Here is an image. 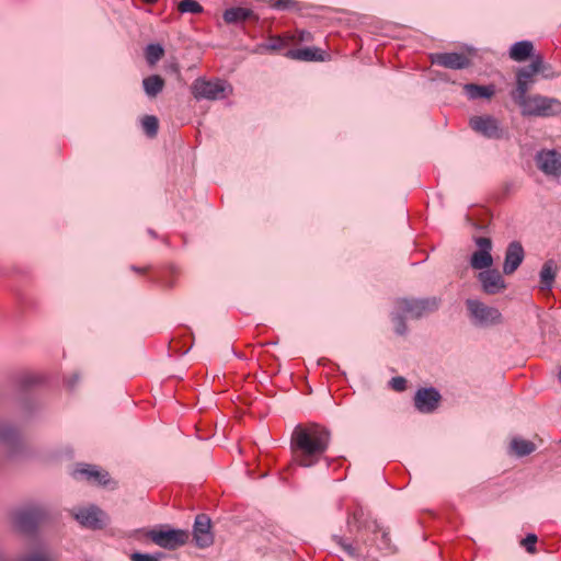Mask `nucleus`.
I'll list each match as a JSON object with an SVG mask.
<instances>
[{
	"label": "nucleus",
	"mask_w": 561,
	"mask_h": 561,
	"mask_svg": "<svg viewBox=\"0 0 561 561\" xmlns=\"http://www.w3.org/2000/svg\"><path fill=\"white\" fill-rule=\"evenodd\" d=\"M533 85L524 81V79L516 78V88L511 92L513 101L519 106H524L530 95L527 94Z\"/></svg>",
	"instance_id": "obj_25"
},
{
	"label": "nucleus",
	"mask_w": 561,
	"mask_h": 561,
	"mask_svg": "<svg viewBox=\"0 0 561 561\" xmlns=\"http://www.w3.org/2000/svg\"><path fill=\"white\" fill-rule=\"evenodd\" d=\"M463 90L468 98L471 100L490 99L495 93L493 85H478L474 83L465 84Z\"/></svg>",
	"instance_id": "obj_23"
},
{
	"label": "nucleus",
	"mask_w": 561,
	"mask_h": 561,
	"mask_svg": "<svg viewBox=\"0 0 561 561\" xmlns=\"http://www.w3.org/2000/svg\"><path fill=\"white\" fill-rule=\"evenodd\" d=\"M191 91L196 100L214 101L227 98L232 92V88L229 83L219 79L206 80L197 78L192 83Z\"/></svg>",
	"instance_id": "obj_3"
},
{
	"label": "nucleus",
	"mask_w": 561,
	"mask_h": 561,
	"mask_svg": "<svg viewBox=\"0 0 561 561\" xmlns=\"http://www.w3.org/2000/svg\"><path fill=\"white\" fill-rule=\"evenodd\" d=\"M523 116L550 117L561 114V101L541 94H534L520 107Z\"/></svg>",
	"instance_id": "obj_2"
},
{
	"label": "nucleus",
	"mask_w": 561,
	"mask_h": 561,
	"mask_svg": "<svg viewBox=\"0 0 561 561\" xmlns=\"http://www.w3.org/2000/svg\"><path fill=\"white\" fill-rule=\"evenodd\" d=\"M71 514L81 526L90 529H102L107 520L106 514L95 505L73 508Z\"/></svg>",
	"instance_id": "obj_8"
},
{
	"label": "nucleus",
	"mask_w": 561,
	"mask_h": 561,
	"mask_svg": "<svg viewBox=\"0 0 561 561\" xmlns=\"http://www.w3.org/2000/svg\"><path fill=\"white\" fill-rule=\"evenodd\" d=\"M431 61L449 69H465L470 66V59L460 53H436L431 55Z\"/></svg>",
	"instance_id": "obj_15"
},
{
	"label": "nucleus",
	"mask_w": 561,
	"mask_h": 561,
	"mask_svg": "<svg viewBox=\"0 0 561 561\" xmlns=\"http://www.w3.org/2000/svg\"><path fill=\"white\" fill-rule=\"evenodd\" d=\"M146 60L149 65H156L164 55V49L159 44H150L146 47Z\"/></svg>",
	"instance_id": "obj_28"
},
{
	"label": "nucleus",
	"mask_w": 561,
	"mask_h": 561,
	"mask_svg": "<svg viewBox=\"0 0 561 561\" xmlns=\"http://www.w3.org/2000/svg\"><path fill=\"white\" fill-rule=\"evenodd\" d=\"M479 280L482 289L488 295H495L506 288V284L502 275L496 270H485L479 273Z\"/></svg>",
	"instance_id": "obj_17"
},
{
	"label": "nucleus",
	"mask_w": 561,
	"mask_h": 561,
	"mask_svg": "<svg viewBox=\"0 0 561 561\" xmlns=\"http://www.w3.org/2000/svg\"><path fill=\"white\" fill-rule=\"evenodd\" d=\"M144 131L149 137H154L159 129V121L153 115H146L141 121Z\"/></svg>",
	"instance_id": "obj_29"
},
{
	"label": "nucleus",
	"mask_w": 561,
	"mask_h": 561,
	"mask_svg": "<svg viewBox=\"0 0 561 561\" xmlns=\"http://www.w3.org/2000/svg\"><path fill=\"white\" fill-rule=\"evenodd\" d=\"M53 558L46 550H37L30 554L22 556L16 561H51Z\"/></svg>",
	"instance_id": "obj_31"
},
{
	"label": "nucleus",
	"mask_w": 561,
	"mask_h": 561,
	"mask_svg": "<svg viewBox=\"0 0 561 561\" xmlns=\"http://www.w3.org/2000/svg\"><path fill=\"white\" fill-rule=\"evenodd\" d=\"M536 162L546 175L561 176V153L556 150H541L536 156Z\"/></svg>",
	"instance_id": "obj_12"
},
{
	"label": "nucleus",
	"mask_w": 561,
	"mask_h": 561,
	"mask_svg": "<svg viewBox=\"0 0 561 561\" xmlns=\"http://www.w3.org/2000/svg\"><path fill=\"white\" fill-rule=\"evenodd\" d=\"M13 437H14V432L11 430H5L0 433V438L5 442L11 440Z\"/></svg>",
	"instance_id": "obj_41"
},
{
	"label": "nucleus",
	"mask_w": 561,
	"mask_h": 561,
	"mask_svg": "<svg viewBox=\"0 0 561 561\" xmlns=\"http://www.w3.org/2000/svg\"><path fill=\"white\" fill-rule=\"evenodd\" d=\"M44 517L45 511L42 507L30 506L15 511L12 515V523L16 531L31 535Z\"/></svg>",
	"instance_id": "obj_4"
},
{
	"label": "nucleus",
	"mask_w": 561,
	"mask_h": 561,
	"mask_svg": "<svg viewBox=\"0 0 561 561\" xmlns=\"http://www.w3.org/2000/svg\"><path fill=\"white\" fill-rule=\"evenodd\" d=\"M144 1H145V2H147V3H154V2H157L158 0H144Z\"/></svg>",
	"instance_id": "obj_43"
},
{
	"label": "nucleus",
	"mask_w": 561,
	"mask_h": 561,
	"mask_svg": "<svg viewBox=\"0 0 561 561\" xmlns=\"http://www.w3.org/2000/svg\"><path fill=\"white\" fill-rule=\"evenodd\" d=\"M378 547L380 550H383L386 553H393L396 551V547L391 543V539L389 534L385 530L380 533V539Z\"/></svg>",
	"instance_id": "obj_32"
},
{
	"label": "nucleus",
	"mask_w": 561,
	"mask_h": 561,
	"mask_svg": "<svg viewBox=\"0 0 561 561\" xmlns=\"http://www.w3.org/2000/svg\"><path fill=\"white\" fill-rule=\"evenodd\" d=\"M363 516H364L363 508L357 507L352 514L348 515V518H347L348 527L351 528L354 526V527L358 528Z\"/></svg>",
	"instance_id": "obj_34"
},
{
	"label": "nucleus",
	"mask_w": 561,
	"mask_h": 561,
	"mask_svg": "<svg viewBox=\"0 0 561 561\" xmlns=\"http://www.w3.org/2000/svg\"><path fill=\"white\" fill-rule=\"evenodd\" d=\"M511 447L514 450V453L519 457L531 454L536 448L533 442L522 438H514L511 443Z\"/></svg>",
	"instance_id": "obj_27"
},
{
	"label": "nucleus",
	"mask_w": 561,
	"mask_h": 561,
	"mask_svg": "<svg viewBox=\"0 0 561 561\" xmlns=\"http://www.w3.org/2000/svg\"><path fill=\"white\" fill-rule=\"evenodd\" d=\"M131 270L137 272V273H144L148 270V267H142V268H139L137 266H131Z\"/></svg>",
	"instance_id": "obj_42"
},
{
	"label": "nucleus",
	"mask_w": 561,
	"mask_h": 561,
	"mask_svg": "<svg viewBox=\"0 0 561 561\" xmlns=\"http://www.w3.org/2000/svg\"><path fill=\"white\" fill-rule=\"evenodd\" d=\"M537 542V536L534 534H529L523 539L522 543L526 548L528 552H535V545Z\"/></svg>",
	"instance_id": "obj_38"
},
{
	"label": "nucleus",
	"mask_w": 561,
	"mask_h": 561,
	"mask_svg": "<svg viewBox=\"0 0 561 561\" xmlns=\"http://www.w3.org/2000/svg\"><path fill=\"white\" fill-rule=\"evenodd\" d=\"M477 245L480 248L471 256V266L476 270H490L493 264V257L491 255L492 242L491 239L480 237L476 240Z\"/></svg>",
	"instance_id": "obj_13"
},
{
	"label": "nucleus",
	"mask_w": 561,
	"mask_h": 561,
	"mask_svg": "<svg viewBox=\"0 0 561 561\" xmlns=\"http://www.w3.org/2000/svg\"><path fill=\"white\" fill-rule=\"evenodd\" d=\"M392 321L394 323V331L399 335H403L408 331L407 323L402 314H394L392 317Z\"/></svg>",
	"instance_id": "obj_33"
},
{
	"label": "nucleus",
	"mask_w": 561,
	"mask_h": 561,
	"mask_svg": "<svg viewBox=\"0 0 561 561\" xmlns=\"http://www.w3.org/2000/svg\"><path fill=\"white\" fill-rule=\"evenodd\" d=\"M331 432L318 423L297 425L290 437L293 461L305 468L317 465L328 450Z\"/></svg>",
	"instance_id": "obj_1"
},
{
	"label": "nucleus",
	"mask_w": 561,
	"mask_h": 561,
	"mask_svg": "<svg viewBox=\"0 0 561 561\" xmlns=\"http://www.w3.org/2000/svg\"><path fill=\"white\" fill-rule=\"evenodd\" d=\"M525 257V251L520 242H511L505 251L503 272L506 275L513 274L522 264Z\"/></svg>",
	"instance_id": "obj_16"
},
{
	"label": "nucleus",
	"mask_w": 561,
	"mask_h": 561,
	"mask_svg": "<svg viewBox=\"0 0 561 561\" xmlns=\"http://www.w3.org/2000/svg\"><path fill=\"white\" fill-rule=\"evenodd\" d=\"M178 10L181 13H193L201 14L203 13V7L196 0H182L178 4Z\"/></svg>",
	"instance_id": "obj_30"
},
{
	"label": "nucleus",
	"mask_w": 561,
	"mask_h": 561,
	"mask_svg": "<svg viewBox=\"0 0 561 561\" xmlns=\"http://www.w3.org/2000/svg\"><path fill=\"white\" fill-rule=\"evenodd\" d=\"M293 36H294V39H290V43L311 42L313 39L312 34L308 31H297V33L294 34Z\"/></svg>",
	"instance_id": "obj_37"
},
{
	"label": "nucleus",
	"mask_w": 561,
	"mask_h": 561,
	"mask_svg": "<svg viewBox=\"0 0 561 561\" xmlns=\"http://www.w3.org/2000/svg\"><path fill=\"white\" fill-rule=\"evenodd\" d=\"M162 553H158L156 556L148 554V553H141V552H134L130 556L131 561H160V557Z\"/></svg>",
	"instance_id": "obj_36"
},
{
	"label": "nucleus",
	"mask_w": 561,
	"mask_h": 561,
	"mask_svg": "<svg viewBox=\"0 0 561 561\" xmlns=\"http://www.w3.org/2000/svg\"><path fill=\"white\" fill-rule=\"evenodd\" d=\"M285 56L295 60L302 61H323L325 53L317 47H305L297 49H289L285 53Z\"/></svg>",
	"instance_id": "obj_18"
},
{
	"label": "nucleus",
	"mask_w": 561,
	"mask_h": 561,
	"mask_svg": "<svg viewBox=\"0 0 561 561\" xmlns=\"http://www.w3.org/2000/svg\"><path fill=\"white\" fill-rule=\"evenodd\" d=\"M440 299L430 297L424 299H407L402 298L397 301V307L402 313L411 318L419 319L427 316L439 308Z\"/></svg>",
	"instance_id": "obj_5"
},
{
	"label": "nucleus",
	"mask_w": 561,
	"mask_h": 561,
	"mask_svg": "<svg viewBox=\"0 0 561 561\" xmlns=\"http://www.w3.org/2000/svg\"><path fill=\"white\" fill-rule=\"evenodd\" d=\"M333 539L334 541L340 545L345 551L347 552H352L353 551V547L347 543L341 536H333Z\"/></svg>",
	"instance_id": "obj_40"
},
{
	"label": "nucleus",
	"mask_w": 561,
	"mask_h": 561,
	"mask_svg": "<svg viewBox=\"0 0 561 561\" xmlns=\"http://www.w3.org/2000/svg\"><path fill=\"white\" fill-rule=\"evenodd\" d=\"M558 379H559V381L561 383V368H560V371H559V375H558Z\"/></svg>",
	"instance_id": "obj_44"
},
{
	"label": "nucleus",
	"mask_w": 561,
	"mask_h": 561,
	"mask_svg": "<svg viewBox=\"0 0 561 561\" xmlns=\"http://www.w3.org/2000/svg\"><path fill=\"white\" fill-rule=\"evenodd\" d=\"M165 85L164 79L159 75H151L142 80V88L146 95L150 99L157 98Z\"/></svg>",
	"instance_id": "obj_21"
},
{
	"label": "nucleus",
	"mask_w": 561,
	"mask_h": 561,
	"mask_svg": "<svg viewBox=\"0 0 561 561\" xmlns=\"http://www.w3.org/2000/svg\"><path fill=\"white\" fill-rule=\"evenodd\" d=\"M440 399L442 397L435 388H422L414 396V405L422 413H431L436 410Z\"/></svg>",
	"instance_id": "obj_14"
},
{
	"label": "nucleus",
	"mask_w": 561,
	"mask_h": 561,
	"mask_svg": "<svg viewBox=\"0 0 561 561\" xmlns=\"http://www.w3.org/2000/svg\"><path fill=\"white\" fill-rule=\"evenodd\" d=\"M390 385L396 391H403L407 388V380L403 377H393Z\"/></svg>",
	"instance_id": "obj_39"
},
{
	"label": "nucleus",
	"mask_w": 561,
	"mask_h": 561,
	"mask_svg": "<svg viewBox=\"0 0 561 561\" xmlns=\"http://www.w3.org/2000/svg\"><path fill=\"white\" fill-rule=\"evenodd\" d=\"M72 476L78 480H85L93 485L108 486L112 482L107 471L93 465H82L77 468Z\"/></svg>",
	"instance_id": "obj_11"
},
{
	"label": "nucleus",
	"mask_w": 561,
	"mask_h": 561,
	"mask_svg": "<svg viewBox=\"0 0 561 561\" xmlns=\"http://www.w3.org/2000/svg\"><path fill=\"white\" fill-rule=\"evenodd\" d=\"M469 126L483 137L491 139H500L503 137V128L500 122L491 115L472 116Z\"/></svg>",
	"instance_id": "obj_9"
},
{
	"label": "nucleus",
	"mask_w": 561,
	"mask_h": 561,
	"mask_svg": "<svg viewBox=\"0 0 561 561\" xmlns=\"http://www.w3.org/2000/svg\"><path fill=\"white\" fill-rule=\"evenodd\" d=\"M466 305L476 324L491 325L501 321V313L494 307H490L476 299H468Z\"/></svg>",
	"instance_id": "obj_7"
},
{
	"label": "nucleus",
	"mask_w": 561,
	"mask_h": 561,
	"mask_svg": "<svg viewBox=\"0 0 561 561\" xmlns=\"http://www.w3.org/2000/svg\"><path fill=\"white\" fill-rule=\"evenodd\" d=\"M543 69V59L541 56L534 57L530 65L520 68L517 72V77L520 79H524V81L528 82L529 84H534L536 82V76L542 71Z\"/></svg>",
	"instance_id": "obj_19"
},
{
	"label": "nucleus",
	"mask_w": 561,
	"mask_h": 561,
	"mask_svg": "<svg viewBox=\"0 0 561 561\" xmlns=\"http://www.w3.org/2000/svg\"><path fill=\"white\" fill-rule=\"evenodd\" d=\"M193 538L195 545L201 548H208L214 543V534L211 531V519L206 514H198L195 517L193 526Z\"/></svg>",
	"instance_id": "obj_10"
},
{
	"label": "nucleus",
	"mask_w": 561,
	"mask_h": 561,
	"mask_svg": "<svg viewBox=\"0 0 561 561\" xmlns=\"http://www.w3.org/2000/svg\"><path fill=\"white\" fill-rule=\"evenodd\" d=\"M270 4L277 10H290L294 9L297 3L294 0H271Z\"/></svg>",
	"instance_id": "obj_35"
},
{
	"label": "nucleus",
	"mask_w": 561,
	"mask_h": 561,
	"mask_svg": "<svg viewBox=\"0 0 561 561\" xmlns=\"http://www.w3.org/2000/svg\"><path fill=\"white\" fill-rule=\"evenodd\" d=\"M558 266L553 260H548L540 271L541 289L550 290L556 279Z\"/></svg>",
	"instance_id": "obj_22"
},
{
	"label": "nucleus",
	"mask_w": 561,
	"mask_h": 561,
	"mask_svg": "<svg viewBox=\"0 0 561 561\" xmlns=\"http://www.w3.org/2000/svg\"><path fill=\"white\" fill-rule=\"evenodd\" d=\"M251 19H256V15L248 8L234 7L224 12V21L227 24L240 23Z\"/></svg>",
	"instance_id": "obj_20"
},
{
	"label": "nucleus",
	"mask_w": 561,
	"mask_h": 561,
	"mask_svg": "<svg viewBox=\"0 0 561 561\" xmlns=\"http://www.w3.org/2000/svg\"><path fill=\"white\" fill-rule=\"evenodd\" d=\"M534 45L529 41L515 43L510 49V57L515 61H524L533 55Z\"/></svg>",
	"instance_id": "obj_24"
},
{
	"label": "nucleus",
	"mask_w": 561,
	"mask_h": 561,
	"mask_svg": "<svg viewBox=\"0 0 561 561\" xmlns=\"http://www.w3.org/2000/svg\"><path fill=\"white\" fill-rule=\"evenodd\" d=\"M146 536L157 546L168 550L184 546L190 538L188 531L182 529H150Z\"/></svg>",
	"instance_id": "obj_6"
},
{
	"label": "nucleus",
	"mask_w": 561,
	"mask_h": 561,
	"mask_svg": "<svg viewBox=\"0 0 561 561\" xmlns=\"http://www.w3.org/2000/svg\"><path fill=\"white\" fill-rule=\"evenodd\" d=\"M290 39H294V36H274L266 44L262 45L261 48L268 51H280L290 44Z\"/></svg>",
	"instance_id": "obj_26"
}]
</instances>
